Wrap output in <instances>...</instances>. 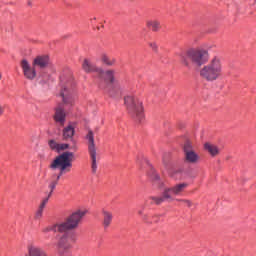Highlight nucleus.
<instances>
[{"label":"nucleus","instance_id":"f257e3e1","mask_svg":"<svg viewBox=\"0 0 256 256\" xmlns=\"http://www.w3.org/2000/svg\"><path fill=\"white\" fill-rule=\"evenodd\" d=\"M87 214L86 211L77 210L66 217L65 221L55 223L42 228V233H63L56 235V255L57 256H73V245L77 241L75 233L69 231H75L79 229V225L83 218Z\"/></svg>","mask_w":256,"mask_h":256},{"label":"nucleus","instance_id":"f03ea898","mask_svg":"<svg viewBox=\"0 0 256 256\" xmlns=\"http://www.w3.org/2000/svg\"><path fill=\"white\" fill-rule=\"evenodd\" d=\"M73 168V152H63L62 154L55 157V159L49 165V169L55 171V169H59L58 174H53L50 178L49 189L50 192L47 197L43 198L40 203V207L45 209L47 203H49V199H51V195H53V191H55V187H57L59 180L62 175L65 173H70Z\"/></svg>","mask_w":256,"mask_h":256},{"label":"nucleus","instance_id":"7ed1b4c3","mask_svg":"<svg viewBox=\"0 0 256 256\" xmlns=\"http://www.w3.org/2000/svg\"><path fill=\"white\" fill-rule=\"evenodd\" d=\"M200 78L207 83H213L223 77V60L216 56L208 64L204 65L199 72Z\"/></svg>","mask_w":256,"mask_h":256},{"label":"nucleus","instance_id":"20e7f679","mask_svg":"<svg viewBox=\"0 0 256 256\" xmlns=\"http://www.w3.org/2000/svg\"><path fill=\"white\" fill-rule=\"evenodd\" d=\"M180 61L187 69H192L193 65L201 67L209 61V52L205 50L190 49L185 53L181 54Z\"/></svg>","mask_w":256,"mask_h":256},{"label":"nucleus","instance_id":"39448f33","mask_svg":"<svg viewBox=\"0 0 256 256\" xmlns=\"http://www.w3.org/2000/svg\"><path fill=\"white\" fill-rule=\"evenodd\" d=\"M60 88V97H62L64 105L73 107L75 105V96L73 95L75 81L73 80V76H71L70 71L68 77H65L63 74L60 76Z\"/></svg>","mask_w":256,"mask_h":256},{"label":"nucleus","instance_id":"423d86ee","mask_svg":"<svg viewBox=\"0 0 256 256\" xmlns=\"http://www.w3.org/2000/svg\"><path fill=\"white\" fill-rule=\"evenodd\" d=\"M124 105L127 112L137 123H142L145 119V113L143 112V101L135 95H128L124 97Z\"/></svg>","mask_w":256,"mask_h":256},{"label":"nucleus","instance_id":"0eeeda50","mask_svg":"<svg viewBox=\"0 0 256 256\" xmlns=\"http://www.w3.org/2000/svg\"><path fill=\"white\" fill-rule=\"evenodd\" d=\"M85 139L88 141V153L91 161V171L95 175L97 173V146H95V134L93 130H88Z\"/></svg>","mask_w":256,"mask_h":256},{"label":"nucleus","instance_id":"6e6552de","mask_svg":"<svg viewBox=\"0 0 256 256\" xmlns=\"http://www.w3.org/2000/svg\"><path fill=\"white\" fill-rule=\"evenodd\" d=\"M189 187V184L187 183H180L176 184L170 188H166L165 190V197L170 199V201H175V198L179 195H183L185 189Z\"/></svg>","mask_w":256,"mask_h":256},{"label":"nucleus","instance_id":"1a4fd4ad","mask_svg":"<svg viewBox=\"0 0 256 256\" xmlns=\"http://www.w3.org/2000/svg\"><path fill=\"white\" fill-rule=\"evenodd\" d=\"M98 79H100L99 83H103L106 87H111L115 83V70H103L100 68L98 70Z\"/></svg>","mask_w":256,"mask_h":256},{"label":"nucleus","instance_id":"9d476101","mask_svg":"<svg viewBox=\"0 0 256 256\" xmlns=\"http://www.w3.org/2000/svg\"><path fill=\"white\" fill-rule=\"evenodd\" d=\"M183 151L185 155V161L187 163H199V154L196 153L195 150H193V144L191 142L186 141L183 146Z\"/></svg>","mask_w":256,"mask_h":256},{"label":"nucleus","instance_id":"9b49d317","mask_svg":"<svg viewBox=\"0 0 256 256\" xmlns=\"http://www.w3.org/2000/svg\"><path fill=\"white\" fill-rule=\"evenodd\" d=\"M20 67L23 71L25 79L33 81V79L37 77V70H35V66L31 67V64H29V61H27V59H23L20 62Z\"/></svg>","mask_w":256,"mask_h":256},{"label":"nucleus","instance_id":"f8f14e48","mask_svg":"<svg viewBox=\"0 0 256 256\" xmlns=\"http://www.w3.org/2000/svg\"><path fill=\"white\" fill-rule=\"evenodd\" d=\"M53 120L60 127H65V123L67 121V112H65V108L59 105L54 108Z\"/></svg>","mask_w":256,"mask_h":256},{"label":"nucleus","instance_id":"ddd939ff","mask_svg":"<svg viewBox=\"0 0 256 256\" xmlns=\"http://www.w3.org/2000/svg\"><path fill=\"white\" fill-rule=\"evenodd\" d=\"M99 89L104 91L108 97H111L112 99H117L118 97H121V91L119 88L113 84H110V86H107L103 83H98Z\"/></svg>","mask_w":256,"mask_h":256},{"label":"nucleus","instance_id":"4468645a","mask_svg":"<svg viewBox=\"0 0 256 256\" xmlns=\"http://www.w3.org/2000/svg\"><path fill=\"white\" fill-rule=\"evenodd\" d=\"M50 59L47 55L37 56L33 62V67H38V69H47L49 67Z\"/></svg>","mask_w":256,"mask_h":256},{"label":"nucleus","instance_id":"2eb2a0df","mask_svg":"<svg viewBox=\"0 0 256 256\" xmlns=\"http://www.w3.org/2000/svg\"><path fill=\"white\" fill-rule=\"evenodd\" d=\"M113 223V212L102 209V225L104 229H109Z\"/></svg>","mask_w":256,"mask_h":256},{"label":"nucleus","instance_id":"dca6fc26","mask_svg":"<svg viewBox=\"0 0 256 256\" xmlns=\"http://www.w3.org/2000/svg\"><path fill=\"white\" fill-rule=\"evenodd\" d=\"M25 256H49V254L39 246L30 245L28 246V253Z\"/></svg>","mask_w":256,"mask_h":256},{"label":"nucleus","instance_id":"f3484780","mask_svg":"<svg viewBox=\"0 0 256 256\" xmlns=\"http://www.w3.org/2000/svg\"><path fill=\"white\" fill-rule=\"evenodd\" d=\"M82 69L85 73H99L101 68L96 67L95 64L91 63L89 59H84L82 63Z\"/></svg>","mask_w":256,"mask_h":256},{"label":"nucleus","instance_id":"a211bd4d","mask_svg":"<svg viewBox=\"0 0 256 256\" xmlns=\"http://www.w3.org/2000/svg\"><path fill=\"white\" fill-rule=\"evenodd\" d=\"M137 215H138L139 219H141V221H143V223H147L148 225H150L152 214L147 212V210H145V207L138 209Z\"/></svg>","mask_w":256,"mask_h":256},{"label":"nucleus","instance_id":"6ab92c4d","mask_svg":"<svg viewBox=\"0 0 256 256\" xmlns=\"http://www.w3.org/2000/svg\"><path fill=\"white\" fill-rule=\"evenodd\" d=\"M75 136V127L72 125H68L63 129V139L65 141H69V139H73Z\"/></svg>","mask_w":256,"mask_h":256},{"label":"nucleus","instance_id":"aec40b11","mask_svg":"<svg viewBox=\"0 0 256 256\" xmlns=\"http://www.w3.org/2000/svg\"><path fill=\"white\" fill-rule=\"evenodd\" d=\"M151 205H161V203H165V201H171L170 198L165 196V189L162 193V196H152L150 197Z\"/></svg>","mask_w":256,"mask_h":256},{"label":"nucleus","instance_id":"412c9836","mask_svg":"<svg viewBox=\"0 0 256 256\" xmlns=\"http://www.w3.org/2000/svg\"><path fill=\"white\" fill-rule=\"evenodd\" d=\"M204 149L208 151L211 157H217V155L219 154V147H217L215 144L205 143Z\"/></svg>","mask_w":256,"mask_h":256},{"label":"nucleus","instance_id":"4be33fe9","mask_svg":"<svg viewBox=\"0 0 256 256\" xmlns=\"http://www.w3.org/2000/svg\"><path fill=\"white\" fill-rule=\"evenodd\" d=\"M148 29H151L154 33H157L161 29V23L157 20H149L146 22Z\"/></svg>","mask_w":256,"mask_h":256},{"label":"nucleus","instance_id":"5701e85b","mask_svg":"<svg viewBox=\"0 0 256 256\" xmlns=\"http://www.w3.org/2000/svg\"><path fill=\"white\" fill-rule=\"evenodd\" d=\"M101 61L104 63V65H107L108 67H113L115 63H117V60L115 58H110L107 56V54H102L101 55Z\"/></svg>","mask_w":256,"mask_h":256},{"label":"nucleus","instance_id":"b1692460","mask_svg":"<svg viewBox=\"0 0 256 256\" xmlns=\"http://www.w3.org/2000/svg\"><path fill=\"white\" fill-rule=\"evenodd\" d=\"M48 145L52 151H59V143L55 140H49Z\"/></svg>","mask_w":256,"mask_h":256},{"label":"nucleus","instance_id":"393cba45","mask_svg":"<svg viewBox=\"0 0 256 256\" xmlns=\"http://www.w3.org/2000/svg\"><path fill=\"white\" fill-rule=\"evenodd\" d=\"M45 208L39 206L38 210L35 213L34 219L39 220L43 218V211Z\"/></svg>","mask_w":256,"mask_h":256},{"label":"nucleus","instance_id":"a878e982","mask_svg":"<svg viewBox=\"0 0 256 256\" xmlns=\"http://www.w3.org/2000/svg\"><path fill=\"white\" fill-rule=\"evenodd\" d=\"M161 221V216L158 214H152L150 218V225H153V223H159Z\"/></svg>","mask_w":256,"mask_h":256},{"label":"nucleus","instance_id":"bb28decb","mask_svg":"<svg viewBox=\"0 0 256 256\" xmlns=\"http://www.w3.org/2000/svg\"><path fill=\"white\" fill-rule=\"evenodd\" d=\"M176 201H178L179 203H183V205H185L186 207H192L193 205V202L187 199H176Z\"/></svg>","mask_w":256,"mask_h":256},{"label":"nucleus","instance_id":"cd10ccee","mask_svg":"<svg viewBox=\"0 0 256 256\" xmlns=\"http://www.w3.org/2000/svg\"><path fill=\"white\" fill-rule=\"evenodd\" d=\"M148 46L150 47V49H152V51H154V53H157L159 51V46L157 45V42H149Z\"/></svg>","mask_w":256,"mask_h":256},{"label":"nucleus","instance_id":"c85d7f7f","mask_svg":"<svg viewBox=\"0 0 256 256\" xmlns=\"http://www.w3.org/2000/svg\"><path fill=\"white\" fill-rule=\"evenodd\" d=\"M162 161H163V164L165 165V167H169V161H170L169 154H165L163 156Z\"/></svg>","mask_w":256,"mask_h":256},{"label":"nucleus","instance_id":"c756f323","mask_svg":"<svg viewBox=\"0 0 256 256\" xmlns=\"http://www.w3.org/2000/svg\"><path fill=\"white\" fill-rule=\"evenodd\" d=\"M65 149H69V144H59L58 151H65Z\"/></svg>","mask_w":256,"mask_h":256},{"label":"nucleus","instance_id":"7c9ffc66","mask_svg":"<svg viewBox=\"0 0 256 256\" xmlns=\"http://www.w3.org/2000/svg\"><path fill=\"white\" fill-rule=\"evenodd\" d=\"M97 21V17H92L90 18V22L92 23V25H95V22Z\"/></svg>","mask_w":256,"mask_h":256},{"label":"nucleus","instance_id":"2f4dec72","mask_svg":"<svg viewBox=\"0 0 256 256\" xmlns=\"http://www.w3.org/2000/svg\"><path fill=\"white\" fill-rule=\"evenodd\" d=\"M153 179H154L155 181H159V176H158L156 173H154Z\"/></svg>","mask_w":256,"mask_h":256}]
</instances>
